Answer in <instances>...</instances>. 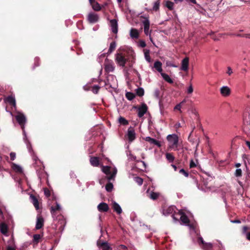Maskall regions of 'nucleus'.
Here are the masks:
<instances>
[{
  "mask_svg": "<svg viewBox=\"0 0 250 250\" xmlns=\"http://www.w3.org/2000/svg\"><path fill=\"white\" fill-rule=\"evenodd\" d=\"M167 139L169 143V147L170 148L174 150H178V136L175 134L168 135Z\"/></svg>",
  "mask_w": 250,
  "mask_h": 250,
  "instance_id": "obj_1",
  "label": "nucleus"
},
{
  "mask_svg": "<svg viewBox=\"0 0 250 250\" xmlns=\"http://www.w3.org/2000/svg\"><path fill=\"white\" fill-rule=\"evenodd\" d=\"M178 216H180V219L181 221L185 225H188L189 220L186 214L182 210H179L177 213L175 212L172 214V218L176 221H178Z\"/></svg>",
  "mask_w": 250,
  "mask_h": 250,
  "instance_id": "obj_2",
  "label": "nucleus"
},
{
  "mask_svg": "<svg viewBox=\"0 0 250 250\" xmlns=\"http://www.w3.org/2000/svg\"><path fill=\"white\" fill-rule=\"evenodd\" d=\"M115 60L118 64L122 67H124L126 62L128 61V59L125 57V55L121 53H117L116 55Z\"/></svg>",
  "mask_w": 250,
  "mask_h": 250,
  "instance_id": "obj_3",
  "label": "nucleus"
},
{
  "mask_svg": "<svg viewBox=\"0 0 250 250\" xmlns=\"http://www.w3.org/2000/svg\"><path fill=\"white\" fill-rule=\"evenodd\" d=\"M133 108L138 109V116L139 118L143 117L148 110V107L145 103H142L140 106H138L137 105L134 106Z\"/></svg>",
  "mask_w": 250,
  "mask_h": 250,
  "instance_id": "obj_4",
  "label": "nucleus"
},
{
  "mask_svg": "<svg viewBox=\"0 0 250 250\" xmlns=\"http://www.w3.org/2000/svg\"><path fill=\"white\" fill-rule=\"evenodd\" d=\"M141 18L144 19L142 21L144 26V32L146 35H147L148 34L150 26V22L148 18L145 16H141Z\"/></svg>",
  "mask_w": 250,
  "mask_h": 250,
  "instance_id": "obj_5",
  "label": "nucleus"
},
{
  "mask_svg": "<svg viewBox=\"0 0 250 250\" xmlns=\"http://www.w3.org/2000/svg\"><path fill=\"white\" fill-rule=\"evenodd\" d=\"M18 123L23 127V125L26 122V118L25 116L21 113H18L15 117Z\"/></svg>",
  "mask_w": 250,
  "mask_h": 250,
  "instance_id": "obj_6",
  "label": "nucleus"
},
{
  "mask_svg": "<svg viewBox=\"0 0 250 250\" xmlns=\"http://www.w3.org/2000/svg\"><path fill=\"white\" fill-rule=\"evenodd\" d=\"M87 20L90 23H96L99 20V16L96 13H90L87 16Z\"/></svg>",
  "mask_w": 250,
  "mask_h": 250,
  "instance_id": "obj_7",
  "label": "nucleus"
},
{
  "mask_svg": "<svg viewBox=\"0 0 250 250\" xmlns=\"http://www.w3.org/2000/svg\"><path fill=\"white\" fill-rule=\"evenodd\" d=\"M127 137L128 140L130 142H132L133 140H135L136 136H135V132L134 129L133 127L130 126L128 128L127 130Z\"/></svg>",
  "mask_w": 250,
  "mask_h": 250,
  "instance_id": "obj_8",
  "label": "nucleus"
},
{
  "mask_svg": "<svg viewBox=\"0 0 250 250\" xmlns=\"http://www.w3.org/2000/svg\"><path fill=\"white\" fill-rule=\"evenodd\" d=\"M97 246L102 250H111V248L107 242H102L99 240L97 241Z\"/></svg>",
  "mask_w": 250,
  "mask_h": 250,
  "instance_id": "obj_9",
  "label": "nucleus"
},
{
  "mask_svg": "<svg viewBox=\"0 0 250 250\" xmlns=\"http://www.w3.org/2000/svg\"><path fill=\"white\" fill-rule=\"evenodd\" d=\"M110 26L112 32L114 34H117L118 31V27L117 21L116 19H112L110 21Z\"/></svg>",
  "mask_w": 250,
  "mask_h": 250,
  "instance_id": "obj_10",
  "label": "nucleus"
},
{
  "mask_svg": "<svg viewBox=\"0 0 250 250\" xmlns=\"http://www.w3.org/2000/svg\"><path fill=\"white\" fill-rule=\"evenodd\" d=\"M114 65L113 62H105L104 69L106 72H110L114 70Z\"/></svg>",
  "mask_w": 250,
  "mask_h": 250,
  "instance_id": "obj_11",
  "label": "nucleus"
},
{
  "mask_svg": "<svg viewBox=\"0 0 250 250\" xmlns=\"http://www.w3.org/2000/svg\"><path fill=\"white\" fill-rule=\"evenodd\" d=\"M97 208L100 212H107L109 209L108 205L104 202L99 204L97 206Z\"/></svg>",
  "mask_w": 250,
  "mask_h": 250,
  "instance_id": "obj_12",
  "label": "nucleus"
},
{
  "mask_svg": "<svg viewBox=\"0 0 250 250\" xmlns=\"http://www.w3.org/2000/svg\"><path fill=\"white\" fill-rule=\"evenodd\" d=\"M189 59L188 57L185 58L182 61L181 70L184 71H188V69Z\"/></svg>",
  "mask_w": 250,
  "mask_h": 250,
  "instance_id": "obj_13",
  "label": "nucleus"
},
{
  "mask_svg": "<svg viewBox=\"0 0 250 250\" xmlns=\"http://www.w3.org/2000/svg\"><path fill=\"white\" fill-rule=\"evenodd\" d=\"M220 93L223 96L227 97L230 95V89L228 86H224L221 88Z\"/></svg>",
  "mask_w": 250,
  "mask_h": 250,
  "instance_id": "obj_14",
  "label": "nucleus"
},
{
  "mask_svg": "<svg viewBox=\"0 0 250 250\" xmlns=\"http://www.w3.org/2000/svg\"><path fill=\"white\" fill-rule=\"evenodd\" d=\"M44 220L41 216H38L36 224V229H39L42 228L43 225Z\"/></svg>",
  "mask_w": 250,
  "mask_h": 250,
  "instance_id": "obj_15",
  "label": "nucleus"
},
{
  "mask_svg": "<svg viewBox=\"0 0 250 250\" xmlns=\"http://www.w3.org/2000/svg\"><path fill=\"white\" fill-rule=\"evenodd\" d=\"M145 140L149 142L150 144L155 145L158 147H160L161 146V143L159 141L150 137H146L145 138Z\"/></svg>",
  "mask_w": 250,
  "mask_h": 250,
  "instance_id": "obj_16",
  "label": "nucleus"
},
{
  "mask_svg": "<svg viewBox=\"0 0 250 250\" xmlns=\"http://www.w3.org/2000/svg\"><path fill=\"white\" fill-rule=\"evenodd\" d=\"M175 208L176 207L175 206H170L167 208L163 209V214L165 215H168L172 214L173 212L175 213V211L174 210Z\"/></svg>",
  "mask_w": 250,
  "mask_h": 250,
  "instance_id": "obj_17",
  "label": "nucleus"
},
{
  "mask_svg": "<svg viewBox=\"0 0 250 250\" xmlns=\"http://www.w3.org/2000/svg\"><path fill=\"white\" fill-rule=\"evenodd\" d=\"M61 210L62 207L57 202L56 203V206L55 207H51V212L53 216L55 215V212L57 211H61Z\"/></svg>",
  "mask_w": 250,
  "mask_h": 250,
  "instance_id": "obj_18",
  "label": "nucleus"
},
{
  "mask_svg": "<svg viewBox=\"0 0 250 250\" xmlns=\"http://www.w3.org/2000/svg\"><path fill=\"white\" fill-rule=\"evenodd\" d=\"M5 100L7 102L13 105L14 107L16 108V100L14 97L12 96H9L6 98Z\"/></svg>",
  "mask_w": 250,
  "mask_h": 250,
  "instance_id": "obj_19",
  "label": "nucleus"
},
{
  "mask_svg": "<svg viewBox=\"0 0 250 250\" xmlns=\"http://www.w3.org/2000/svg\"><path fill=\"white\" fill-rule=\"evenodd\" d=\"M0 230L2 234L7 235L8 230L7 226L4 223H0Z\"/></svg>",
  "mask_w": 250,
  "mask_h": 250,
  "instance_id": "obj_20",
  "label": "nucleus"
},
{
  "mask_svg": "<svg viewBox=\"0 0 250 250\" xmlns=\"http://www.w3.org/2000/svg\"><path fill=\"white\" fill-rule=\"evenodd\" d=\"M112 208L114 210L116 211L118 214H120L122 213V208L120 205L116 202H114L113 203Z\"/></svg>",
  "mask_w": 250,
  "mask_h": 250,
  "instance_id": "obj_21",
  "label": "nucleus"
},
{
  "mask_svg": "<svg viewBox=\"0 0 250 250\" xmlns=\"http://www.w3.org/2000/svg\"><path fill=\"white\" fill-rule=\"evenodd\" d=\"M30 198L32 200V203L34 205L36 209H39V203L37 198L34 195H31Z\"/></svg>",
  "mask_w": 250,
  "mask_h": 250,
  "instance_id": "obj_22",
  "label": "nucleus"
},
{
  "mask_svg": "<svg viewBox=\"0 0 250 250\" xmlns=\"http://www.w3.org/2000/svg\"><path fill=\"white\" fill-rule=\"evenodd\" d=\"M91 164L94 167H98L99 165V160L97 157H92L90 158Z\"/></svg>",
  "mask_w": 250,
  "mask_h": 250,
  "instance_id": "obj_23",
  "label": "nucleus"
},
{
  "mask_svg": "<svg viewBox=\"0 0 250 250\" xmlns=\"http://www.w3.org/2000/svg\"><path fill=\"white\" fill-rule=\"evenodd\" d=\"M162 63L159 61H157L154 62V67L160 73H162L163 69L162 68Z\"/></svg>",
  "mask_w": 250,
  "mask_h": 250,
  "instance_id": "obj_24",
  "label": "nucleus"
},
{
  "mask_svg": "<svg viewBox=\"0 0 250 250\" xmlns=\"http://www.w3.org/2000/svg\"><path fill=\"white\" fill-rule=\"evenodd\" d=\"M130 35L132 38L137 39L139 37V32L136 29L132 28L130 31Z\"/></svg>",
  "mask_w": 250,
  "mask_h": 250,
  "instance_id": "obj_25",
  "label": "nucleus"
},
{
  "mask_svg": "<svg viewBox=\"0 0 250 250\" xmlns=\"http://www.w3.org/2000/svg\"><path fill=\"white\" fill-rule=\"evenodd\" d=\"M111 167L109 166H103L102 171L106 174L107 176H109L111 174Z\"/></svg>",
  "mask_w": 250,
  "mask_h": 250,
  "instance_id": "obj_26",
  "label": "nucleus"
},
{
  "mask_svg": "<svg viewBox=\"0 0 250 250\" xmlns=\"http://www.w3.org/2000/svg\"><path fill=\"white\" fill-rule=\"evenodd\" d=\"M249 229V228L247 226H244L243 227L242 231L243 233L246 234L247 239L250 241V231L247 232Z\"/></svg>",
  "mask_w": 250,
  "mask_h": 250,
  "instance_id": "obj_27",
  "label": "nucleus"
},
{
  "mask_svg": "<svg viewBox=\"0 0 250 250\" xmlns=\"http://www.w3.org/2000/svg\"><path fill=\"white\" fill-rule=\"evenodd\" d=\"M161 74L163 79L166 82H168L169 83H173L172 80L169 77V76L167 74L164 73H161Z\"/></svg>",
  "mask_w": 250,
  "mask_h": 250,
  "instance_id": "obj_28",
  "label": "nucleus"
},
{
  "mask_svg": "<svg viewBox=\"0 0 250 250\" xmlns=\"http://www.w3.org/2000/svg\"><path fill=\"white\" fill-rule=\"evenodd\" d=\"M12 168H13V170H14L16 172H22V169L21 167L15 163L12 164Z\"/></svg>",
  "mask_w": 250,
  "mask_h": 250,
  "instance_id": "obj_29",
  "label": "nucleus"
},
{
  "mask_svg": "<svg viewBox=\"0 0 250 250\" xmlns=\"http://www.w3.org/2000/svg\"><path fill=\"white\" fill-rule=\"evenodd\" d=\"M93 9L96 11H99L101 9L100 5L96 1L91 4Z\"/></svg>",
  "mask_w": 250,
  "mask_h": 250,
  "instance_id": "obj_30",
  "label": "nucleus"
},
{
  "mask_svg": "<svg viewBox=\"0 0 250 250\" xmlns=\"http://www.w3.org/2000/svg\"><path fill=\"white\" fill-rule=\"evenodd\" d=\"M117 172V170L115 168L112 172H111V174L109 176H107V179L108 180H114V178L115 177V175H116Z\"/></svg>",
  "mask_w": 250,
  "mask_h": 250,
  "instance_id": "obj_31",
  "label": "nucleus"
},
{
  "mask_svg": "<svg viewBox=\"0 0 250 250\" xmlns=\"http://www.w3.org/2000/svg\"><path fill=\"white\" fill-rule=\"evenodd\" d=\"M165 6L169 10H172L173 9L174 3L171 1L167 0L166 1Z\"/></svg>",
  "mask_w": 250,
  "mask_h": 250,
  "instance_id": "obj_32",
  "label": "nucleus"
},
{
  "mask_svg": "<svg viewBox=\"0 0 250 250\" xmlns=\"http://www.w3.org/2000/svg\"><path fill=\"white\" fill-rule=\"evenodd\" d=\"M135 94L132 92H127L125 93V97L128 100L131 101L135 98Z\"/></svg>",
  "mask_w": 250,
  "mask_h": 250,
  "instance_id": "obj_33",
  "label": "nucleus"
},
{
  "mask_svg": "<svg viewBox=\"0 0 250 250\" xmlns=\"http://www.w3.org/2000/svg\"><path fill=\"white\" fill-rule=\"evenodd\" d=\"M167 159L170 162L172 163L174 161L175 157L174 156L170 153H167L166 154Z\"/></svg>",
  "mask_w": 250,
  "mask_h": 250,
  "instance_id": "obj_34",
  "label": "nucleus"
},
{
  "mask_svg": "<svg viewBox=\"0 0 250 250\" xmlns=\"http://www.w3.org/2000/svg\"><path fill=\"white\" fill-rule=\"evenodd\" d=\"M116 46V44L115 42H112L110 44L109 48L108 50V53H111L115 49Z\"/></svg>",
  "mask_w": 250,
  "mask_h": 250,
  "instance_id": "obj_35",
  "label": "nucleus"
},
{
  "mask_svg": "<svg viewBox=\"0 0 250 250\" xmlns=\"http://www.w3.org/2000/svg\"><path fill=\"white\" fill-rule=\"evenodd\" d=\"M160 0H158L156 1H155L154 3V5L153 7V10L157 11L159 9V6H160Z\"/></svg>",
  "mask_w": 250,
  "mask_h": 250,
  "instance_id": "obj_36",
  "label": "nucleus"
},
{
  "mask_svg": "<svg viewBox=\"0 0 250 250\" xmlns=\"http://www.w3.org/2000/svg\"><path fill=\"white\" fill-rule=\"evenodd\" d=\"M136 94L138 96L142 97L144 95V90L142 87H139L136 89Z\"/></svg>",
  "mask_w": 250,
  "mask_h": 250,
  "instance_id": "obj_37",
  "label": "nucleus"
},
{
  "mask_svg": "<svg viewBox=\"0 0 250 250\" xmlns=\"http://www.w3.org/2000/svg\"><path fill=\"white\" fill-rule=\"evenodd\" d=\"M159 196V193L154 192H151L150 194V198L152 200H156Z\"/></svg>",
  "mask_w": 250,
  "mask_h": 250,
  "instance_id": "obj_38",
  "label": "nucleus"
},
{
  "mask_svg": "<svg viewBox=\"0 0 250 250\" xmlns=\"http://www.w3.org/2000/svg\"><path fill=\"white\" fill-rule=\"evenodd\" d=\"M100 89V87L98 85H95L91 87V90L94 94H98Z\"/></svg>",
  "mask_w": 250,
  "mask_h": 250,
  "instance_id": "obj_39",
  "label": "nucleus"
},
{
  "mask_svg": "<svg viewBox=\"0 0 250 250\" xmlns=\"http://www.w3.org/2000/svg\"><path fill=\"white\" fill-rule=\"evenodd\" d=\"M203 248L206 250H211L212 248V244L210 243H205L203 245Z\"/></svg>",
  "mask_w": 250,
  "mask_h": 250,
  "instance_id": "obj_40",
  "label": "nucleus"
},
{
  "mask_svg": "<svg viewBox=\"0 0 250 250\" xmlns=\"http://www.w3.org/2000/svg\"><path fill=\"white\" fill-rule=\"evenodd\" d=\"M187 102V100L186 99H184L180 104H177L175 107H174V109H177V110H180V109H181V107L182 105H184V104L185 103H186Z\"/></svg>",
  "mask_w": 250,
  "mask_h": 250,
  "instance_id": "obj_41",
  "label": "nucleus"
},
{
  "mask_svg": "<svg viewBox=\"0 0 250 250\" xmlns=\"http://www.w3.org/2000/svg\"><path fill=\"white\" fill-rule=\"evenodd\" d=\"M113 188V185L111 183L109 182L105 185V189L106 191L108 192L111 191L112 190Z\"/></svg>",
  "mask_w": 250,
  "mask_h": 250,
  "instance_id": "obj_42",
  "label": "nucleus"
},
{
  "mask_svg": "<svg viewBox=\"0 0 250 250\" xmlns=\"http://www.w3.org/2000/svg\"><path fill=\"white\" fill-rule=\"evenodd\" d=\"M145 57L146 60L149 62H151V58L149 55V50H147L145 52Z\"/></svg>",
  "mask_w": 250,
  "mask_h": 250,
  "instance_id": "obj_43",
  "label": "nucleus"
},
{
  "mask_svg": "<svg viewBox=\"0 0 250 250\" xmlns=\"http://www.w3.org/2000/svg\"><path fill=\"white\" fill-rule=\"evenodd\" d=\"M119 122L121 124L126 125L128 124V121L124 117H120L119 119Z\"/></svg>",
  "mask_w": 250,
  "mask_h": 250,
  "instance_id": "obj_44",
  "label": "nucleus"
},
{
  "mask_svg": "<svg viewBox=\"0 0 250 250\" xmlns=\"http://www.w3.org/2000/svg\"><path fill=\"white\" fill-rule=\"evenodd\" d=\"M134 181L139 186H141L143 183V179L140 177H136L134 178Z\"/></svg>",
  "mask_w": 250,
  "mask_h": 250,
  "instance_id": "obj_45",
  "label": "nucleus"
},
{
  "mask_svg": "<svg viewBox=\"0 0 250 250\" xmlns=\"http://www.w3.org/2000/svg\"><path fill=\"white\" fill-rule=\"evenodd\" d=\"M242 175V171L241 169L238 168L236 169L235 172V176L237 177H241Z\"/></svg>",
  "mask_w": 250,
  "mask_h": 250,
  "instance_id": "obj_46",
  "label": "nucleus"
},
{
  "mask_svg": "<svg viewBox=\"0 0 250 250\" xmlns=\"http://www.w3.org/2000/svg\"><path fill=\"white\" fill-rule=\"evenodd\" d=\"M179 173L183 174L186 177H188L189 174L188 172L186 171L184 169H181L179 171Z\"/></svg>",
  "mask_w": 250,
  "mask_h": 250,
  "instance_id": "obj_47",
  "label": "nucleus"
},
{
  "mask_svg": "<svg viewBox=\"0 0 250 250\" xmlns=\"http://www.w3.org/2000/svg\"><path fill=\"white\" fill-rule=\"evenodd\" d=\"M41 236L40 234H35L33 236V240L35 242H38Z\"/></svg>",
  "mask_w": 250,
  "mask_h": 250,
  "instance_id": "obj_48",
  "label": "nucleus"
},
{
  "mask_svg": "<svg viewBox=\"0 0 250 250\" xmlns=\"http://www.w3.org/2000/svg\"><path fill=\"white\" fill-rule=\"evenodd\" d=\"M44 193L46 197H49L50 195V192L49 190L47 188L44 189Z\"/></svg>",
  "mask_w": 250,
  "mask_h": 250,
  "instance_id": "obj_49",
  "label": "nucleus"
},
{
  "mask_svg": "<svg viewBox=\"0 0 250 250\" xmlns=\"http://www.w3.org/2000/svg\"><path fill=\"white\" fill-rule=\"evenodd\" d=\"M196 165L193 160H191L190 162L189 167L190 168H193L196 167Z\"/></svg>",
  "mask_w": 250,
  "mask_h": 250,
  "instance_id": "obj_50",
  "label": "nucleus"
},
{
  "mask_svg": "<svg viewBox=\"0 0 250 250\" xmlns=\"http://www.w3.org/2000/svg\"><path fill=\"white\" fill-rule=\"evenodd\" d=\"M11 160L13 161L16 158V153L15 152H11L10 154Z\"/></svg>",
  "mask_w": 250,
  "mask_h": 250,
  "instance_id": "obj_51",
  "label": "nucleus"
},
{
  "mask_svg": "<svg viewBox=\"0 0 250 250\" xmlns=\"http://www.w3.org/2000/svg\"><path fill=\"white\" fill-rule=\"evenodd\" d=\"M193 87L192 86V85L190 84V86L188 87V94H191L193 92Z\"/></svg>",
  "mask_w": 250,
  "mask_h": 250,
  "instance_id": "obj_52",
  "label": "nucleus"
},
{
  "mask_svg": "<svg viewBox=\"0 0 250 250\" xmlns=\"http://www.w3.org/2000/svg\"><path fill=\"white\" fill-rule=\"evenodd\" d=\"M139 45L141 47H145L146 46V43L145 42L143 41H140L139 42Z\"/></svg>",
  "mask_w": 250,
  "mask_h": 250,
  "instance_id": "obj_53",
  "label": "nucleus"
},
{
  "mask_svg": "<svg viewBox=\"0 0 250 250\" xmlns=\"http://www.w3.org/2000/svg\"><path fill=\"white\" fill-rule=\"evenodd\" d=\"M227 73L229 75H230L233 73L232 70L230 67H229V66L228 67V71H227Z\"/></svg>",
  "mask_w": 250,
  "mask_h": 250,
  "instance_id": "obj_54",
  "label": "nucleus"
},
{
  "mask_svg": "<svg viewBox=\"0 0 250 250\" xmlns=\"http://www.w3.org/2000/svg\"><path fill=\"white\" fill-rule=\"evenodd\" d=\"M246 179L247 180H250V172H248L247 173V175L246 177Z\"/></svg>",
  "mask_w": 250,
  "mask_h": 250,
  "instance_id": "obj_55",
  "label": "nucleus"
},
{
  "mask_svg": "<svg viewBox=\"0 0 250 250\" xmlns=\"http://www.w3.org/2000/svg\"><path fill=\"white\" fill-rule=\"evenodd\" d=\"M200 242L204 245L206 242L203 240V239L202 237L199 238Z\"/></svg>",
  "mask_w": 250,
  "mask_h": 250,
  "instance_id": "obj_56",
  "label": "nucleus"
},
{
  "mask_svg": "<svg viewBox=\"0 0 250 250\" xmlns=\"http://www.w3.org/2000/svg\"><path fill=\"white\" fill-rule=\"evenodd\" d=\"M7 250H15V249L13 247L8 246L7 248Z\"/></svg>",
  "mask_w": 250,
  "mask_h": 250,
  "instance_id": "obj_57",
  "label": "nucleus"
},
{
  "mask_svg": "<svg viewBox=\"0 0 250 250\" xmlns=\"http://www.w3.org/2000/svg\"><path fill=\"white\" fill-rule=\"evenodd\" d=\"M246 144L247 146L249 147V149H250V142L249 141H246Z\"/></svg>",
  "mask_w": 250,
  "mask_h": 250,
  "instance_id": "obj_58",
  "label": "nucleus"
},
{
  "mask_svg": "<svg viewBox=\"0 0 250 250\" xmlns=\"http://www.w3.org/2000/svg\"><path fill=\"white\" fill-rule=\"evenodd\" d=\"M189 1L193 4H196V0H188Z\"/></svg>",
  "mask_w": 250,
  "mask_h": 250,
  "instance_id": "obj_59",
  "label": "nucleus"
},
{
  "mask_svg": "<svg viewBox=\"0 0 250 250\" xmlns=\"http://www.w3.org/2000/svg\"><path fill=\"white\" fill-rule=\"evenodd\" d=\"M121 247L123 249H124L125 250H126L127 249V247H126L125 246V245H121Z\"/></svg>",
  "mask_w": 250,
  "mask_h": 250,
  "instance_id": "obj_60",
  "label": "nucleus"
},
{
  "mask_svg": "<svg viewBox=\"0 0 250 250\" xmlns=\"http://www.w3.org/2000/svg\"><path fill=\"white\" fill-rule=\"evenodd\" d=\"M233 222L235 223H241V221L239 220H235L233 221Z\"/></svg>",
  "mask_w": 250,
  "mask_h": 250,
  "instance_id": "obj_61",
  "label": "nucleus"
},
{
  "mask_svg": "<svg viewBox=\"0 0 250 250\" xmlns=\"http://www.w3.org/2000/svg\"><path fill=\"white\" fill-rule=\"evenodd\" d=\"M235 167H239L241 166V164L240 163H236L235 165Z\"/></svg>",
  "mask_w": 250,
  "mask_h": 250,
  "instance_id": "obj_62",
  "label": "nucleus"
},
{
  "mask_svg": "<svg viewBox=\"0 0 250 250\" xmlns=\"http://www.w3.org/2000/svg\"><path fill=\"white\" fill-rule=\"evenodd\" d=\"M171 166L172 167L174 168V170L176 171L177 170V167L175 165H171Z\"/></svg>",
  "mask_w": 250,
  "mask_h": 250,
  "instance_id": "obj_63",
  "label": "nucleus"
},
{
  "mask_svg": "<svg viewBox=\"0 0 250 250\" xmlns=\"http://www.w3.org/2000/svg\"><path fill=\"white\" fill-rule=\"evenodd\" d=\"M89 1L90 2V4L95 2V0H89Z\"/></svg>",
  "mask_w": 250,
  "mask_h": 250,
  "instance_id": "obj_64",
  "label": "nucleus"
}]
</instances>
